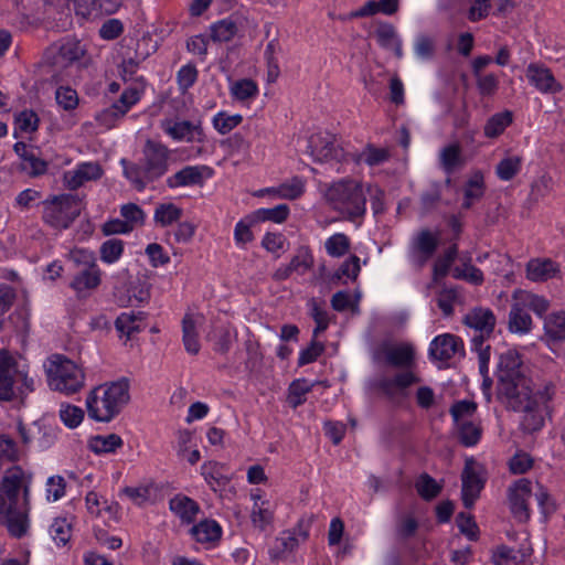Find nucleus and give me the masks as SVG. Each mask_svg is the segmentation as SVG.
<instances>
[{"mask_svg": "<svg viewBox=\"0 0 565 565\" xmlns=\"http://www.w3.org/2000/svg\"><path fill=\"white\" fill-rule=\"evenodd\" d=\"M182 214V209H180L175 204L162 203L156 207L153 220L160 226L166 227L179 221Z\"/></svg>", "mask_w": 565, "mask_h": 565, "instance_id": "a19ab883", "label": "nucleus"}, {"mask_svg": "<svg viewBox=\"0 0 565 565\" xmlns=\"http://www.w3.org/2000/svg\"><path fill=\"white\" fill-rule=\"evenodd\" d=\"M312 265L313 257L308 248H300L289 263L291 271H297L301 275L308 271Z\"/></svg>", "mask_w": 565, "mask_h": 565, "instance_id": "680f3d73", "label": "nucleus"}, {"mask_svg": "<svg viewBox=\"0 0 565 565\" xmlns=\"http://www.w3.org/2000/svg\"><path fill=\"white\" fill-rule=\"evenodd\" d=\"M102 282V270L95 262H90L79 270L71 281V288L78 298L88 297Z\"/></svg>", "mask_w": 565, "mask_h": 565, "instance_id": "f3484780", "label": "nucleus"}, {"mask_svg": "<svg viewBox=\"0 0 565 565\" xmlns=\"http://www.w3.org/2000/svg\"><path fill=\"white\" fill-rule=\"evenodd\" d=\"M151 284L147 276H137L131 279L126 287L125 292L118 297L122 306H138L148 302L151 297Z\"/></svg>", "mask_w": 565, "mask_h": 565, "instance_id": "aec40b11", "label": "nucleus"}, {"mask_svg": "<svg viewBox=\"0 0 565 565\" xmlns=\"http://www.w3.org/2000/svg\"><path fill=\"white\" fill-rule=\"evenodd\" d=\"M512 122V113L502 111L491 116L484 125V136L495 138L500 136L505 128Z\"/></svg>", "mask_w": 565, "mask_h": 565, "instance_id": "79ce46f5", "label": "nucleus"}, {"mask_svg": "<svg viewBox=\"0 0 565 565\" xmlns=\"http://www.w3.org/2000/svg\"><path fill=\"white\" fill-rule=\"evenodd\" d=\"M526 278L534 282H543L559 274V265L551 258H532L525 267Z\"/></svg>", "mask_w": 565, "mask_h": 565, "instance_id": "4be33fe9", "label": "nucleus"}, {"mask_svg": "<svg viewBox=\"0 0 565 565\" xmlns=\"http://www.w3.org/2000/svg\"><path fill=\"white\" fill-rule=\"evenodd\" d=\"M326 252L331 257H342L351 247L350 238L343 233H335L324 243Z\"/></svg>", "mask_w": 565, "mask_h": 565, "instance_id": "a18cd8bd", "label": "nucleus"}, {"mask_svg": "<svg viewBox=\"0 0 565 565\" xmlns=\"http://www.w3.org/2000/svg\"><path fill=\"white\" fill-rule=\"evenodd\" d=\"M49 386L56 392L72 395L85 385V373L75 362L62 354L51 355L44 363Z\"/></svg>", "mask_w": 565, "mask_h": 565, "instance_id": "39448f33", "label": "nucleus"}, {"mask_svg": "<svg viewBox=\"0 0 565 565\" xmlns=\"http://www.w3.org/2000/svg\"><path fill=\"white\" fill-rule=\"evenodd\" d=\"M461 264L456 266L452 270V276L456 279L465 280L471 285L480 286L484 281L482 271L471 264L470 256H462Z\"/></svg>", "mask_w": 565, "mask_h": 565, "instance_id": "473e14b6", "label": "nucleus"}, {"mask_svg": "<svg viewBox=\"0 0 565 565\" xmlns=\"http://www.w3.org/2000/svg\"><path fill=\"white\" fill-rule=\"evenodd\" d=\"M254 507L252 511V522L255 527L264 531L271 524L274 519V511L268 501H260L259 495H253Z\"/></svg>", "mask_w": 565, "mask_h": 565, "instance_id": "e433bc0d", "label": "nucleus"}, {"mask_svg": "<svg viewBox=\"0 0 565 565\" xmlns=\"http://www.w3.org/2000/svg\"><path fill=\"white\" fill-rule=\"evenodd\" d=\"M19 370L12 355L7 350H0V401L18 398Z\"/></svg>", "mask_w": 565, "mask_h": 565, "instance_id": "4468645a", "label": "nucleus"}, {"mask_svg": "<svg viewBox=\"0 0 565 565\" xmlns=\"http://www.w3.org/2000/svg\"><path fill=\"white\" fill-rule=\"evenodd\" d=\"M418 494L424 500H431L436 498L440 491L441 486L436 482L429 475L423 473L415 483Z\"/></svg>", "mask_w": 565, "mask_h": 565, "instance_id": "3c124183", "label": "nucleus"}, {"mask_svg": "<svg viewBox=\"0 0 565 565\" xmlns=\"http://www.w3.org/2000/svg\"><path fill=\"white\" fill-rule=\"evenodd\" d=\"M509 329L511 332L525 334L532 329V318L515 300L509 315Z\"/></svg>", "mask_w": 565, "mask_h": 565, "instance_id": "72a5a7b5", "label": "nucleus"}, {"mask_svg": "<svg viewBox=\"0 0 565 565\" xmlns=\"http://www.w3.org/2000/svg\"><path fill=\"white\" fill-rule=\"evenodd\" d=\"M242 120L243 117L238 114L228 115L224 111H221L214 116L213 126L221 135H226L235 127H237Z\"/></svg>", "mask_w": 565, "mask_h": 565, "instance_id": "4d7b16f0", "label": "nucleus"}, {"mask_svg": "<svg viewBox=\"0 0 565 565\" xmlns=\"http://www.w3.org/2000/svg\"><path fill=\"white\" fill-rule=\"evenodd\" d=\"M85 54L84 47L75 39H63L53 43L44 54L45 62L56 71H63L79 61Z\"/></svg>", "mask_w": 565, "mask_h": 565, "instance_id": "0eeeda50", "label": "nucleus"}, {"mask_svg": "<svg viewBox=\"0 0 565 565\" xmlns=\"http://www.w3.org/2000/svg\"><path fill=\"white\" fill-rule=\"evenodd\" d=\"M55 99L56 103L65 110H72L78 104L77 93L71 87H58L55 93Z\"/></svg>", "mask_w": 565, "mask_h": 565, "instance_id": "69168bd1", "label": "nucleus"}, {"mask_svg": "<svg viewBox=\"0 0 565 565\" xmlns=\"http://www.w3.org/2000/svg\"><path fill=\"white\" fill-rule=\"evenodd\" d=\"M309 153L315 161L326 162L339 160L342 149L337 145L335 136L329 132H317L309 138Z\"/></svg>", "mask_w": 565, "mask_h": 565, "instance_id": "2eb2a0df", "label": "nucleus"}, {"mask_svg": "<svg viewBox=\"0 0 565 565\" xmlns=\"http://www.w3.org/2000/svg\"><path fill=\"white\" fill-rule=\"evenodd\" d=\"M290 213L287 204H278L270 209H259L253 212L252 218L255 222H274L277 224L284 223Z\"/></svg>", "mask_w": 565, "mask_h": 565, "instance_id": "58836bf2", "label": "nucleus"}, {"mask_svg": "<svg viewBox=\"0 0 565 565\" xmlns=\"http://www.w3.org/2000/svg\"><path fill=\"white\" fill-rule=\"evenodd\" d=\"M120 214L126 223L131 225V231L139 225L145 223L143 211L135 203L124 204L120 209Z\"/></svg>", "mask_w": 565, "mask_h": 565, "instance_id": "e2e57ef3", "label": "nucleus"}, {"mask_svg": "<svg viewBox=\"0 0 565 565\" xmlns=\"http://www.w3.org/2000/svg\"><path fill=\"white\" fill-rule=\"evenodd\" d=\"M360 270V258L353 255L339 267V269L333 274L331 280L333 282H339L343 278L355 280Z\"/></svg>", "mask_w": 565, "mask_h": 565, "instance_id": "603ef678", "label": "nucleus"}, {"mask_svg": "<svg viewBox=\"0 0 565 565\" xmlns=\"http://www.w3.org/2000/svg\"><path fill=\"white\" fill-rule=\"evenodd\" d=\"M419 382L420 379L415 373L412 371H405L396 374L393 379L384 380L381 385L384 391L391 393L395 387L404 390Z\"/></svg>", "mask_w": 565, "mask_h": 565, "instance_id": "de8ad7c7", "label": "nucleus"}, {"mask_svg": "<svg viewBox=\"0 0 565 565\" xmlns=\"http://www.w3.org/2000/svg\"><path fill=\"white\" fill-rule=\"evenodd\" d=\"M124 445L121 437L117 434L97 435L88 440V448L97 455L111 454Z\"/></svg>", "mask_w": 565, "mask_h": 565, "instance_id": "f704fd0d", "label": "nucleus"}, {"mask_svg": "<svg viewBox=\"0 0 565 565\" xmlns=\"http://www.w3.org/2000/svg\"><path fill=\"white\" fill-rule=\"evenodd\" d=\"M143 319L142 312H124L117 317L115 328L120 335L130 339L135 333L140 331V321Z\"/></svg>", "mask_w": 565, "mask_h": 565, "instance_id": "c9c22d12", "label": "nucleus"}, {"mask_svg": "<svg viewBox=\"0 0 565 565\" xmlns=\"http://www.w3.org/2000/svg\"><path fill=\"white\" fill-rule=\"evenodd\" d=\"M439 245V233L428 228L417 232L411 241L408 259L416 270H420L433 257Z\"/></svg>", "mask_w": 565, "mask_h": 565, "instance_id": "6e6552de", "label": "nucleus"}, {"mask_svg": "<svg viewBox=\"0 0 565 565\" xmlns=\"http://www.w3.org/2000/svg\"><path fill=\"white\" fill-rule=\"evenodd\" d=\"M32 475L20 466L6 469L0 480V523L14 537L29 530V493Z\"/></svg>", "mask_w": 565, "mask_h": 565, "instance_id": "f03ea898", "label": "nucleus"}, {"mask_svg": "<svg viewBox=\"0 0 565 565\" xmlns=\"http://www.w3.org/2000/svg\"><path fill=\"white\" fill-rule=\"evenodd\" d=\"M103 175V169L97 162L79 163L74 170L66 171L63 175L64 185L70 190H76L88 181H96Z\"/></svg>", "mask_w": 565, "mask_h": 565, "instance_id": "6ab92c4d", "label": "nucleus"}, {"mask_svg": "<svg viewBox=\"0 0 565 565\" xmlns=\"http://www.w3.org/2000/svg\"><path fill=\"white\" fill-rule=\"evenodd\" d=\"M161 129L175 141L204 142L205 134L200 120L190 121L166 118L160 124Z\"/></svg>", "mask_w": 565, "mask_h": 565, "instance_id": "9b49d317", "label": "nucleus"}, {"mask_svg": "<svg viewBox=\"0 0 565 565\" xmlns=\"http://www.w3.org/2000/svg\"><path fill=\"white\" fill-rule=\"evenodd\" d=\"M201 167L188 166L167 179L170 188L200 184L203 181Z\"/></svg>", "mask_w": 565, "mask_h": 565, "instance_id": "c756f323", "label": "nucleus"}, {"mask_svg": "<svg viewBox=\"0 0 565 565\" xmlns=\"http://www.w3.org/2000/svg\"><path fill=\"white\" fill-rule=\"evenodd\" d=\"M100 259L106 264L117 262L124 253V242L118 238H111L104 242L99 248Z\"/></svg>", "mask_w": 565, "mask_h": 565, "instance_id": "8fccbe9b", "label": "nucleus"}, {"mask_svg": "<svg viewBox=\"0 0 565 565\" xmlns=\"http://www.w3.org/2000/svg\"><path fill=\"white\" fill-rule=\"evenodd\" d=\"M210 341L213 342L214 350L218 353L225 354L228 352L232 342L233 335L228 328L226 327H217L212 333L209 335Z\"/></svg>", "mask_w": 565, "mask_h": 565, "instance_id": "864d4df0", "label": "nucleus"}, {"mask_svg": "<svg viewBox=\"0 0 565 565\" xmlns=\"http://www.w3.org/2000/svg\"><path fill=\"white\" fill-rule=\"evenodd\" d=\"M544 339L552 343L565 341V310L546 316L544 319Z\"/></svg>", "mask_w": 565, "mask_h": 565, "instance_id": "bb28decb", "label": "nucleus"}, {"mask_svg": "<svg viewBox=\"0 0 565 565\" xmlns=\"http://www.w3.org/2000/svg\"><path fill=\"white\" fill-rule=\"evenodd\" d=\"M462 489L461 498L463 505L470 509L479 498L484 487L482 467L473 459H467L463 471L461 473Z\"/></svg>", "mask_w": 565, "mask_h": 565, "instance_id": "9d476101", "label": "nucleus"}, {"mask_svg": "<svg viewBox=\"0 0 565 565\" xmlns=\"http://www.w3.org/2000/svg\"><path fill=\"white\" fill-rule=\"evenodd\" d=\"M477 411V404L471 401H459L455 403L450 408V414L454 418L455 424L469 422L472 419Z\"/></svg>", "mask_w": 565, "mask_h": 565, "instance_id": "5fc2aeb1", "label": "nucleus"}, {"mask_svg": "<svg viewBox=\"0 0 565 565\" xmlns=\"http://www.w3.org/2000/svg\"><path fill=\"white\" fill-rule=\"evenodd\" d=\"M375 356L394 367L411 369L415 363V348L407 342H384L376 350Z\"/></svg>", "mask_w": 565, "mask_h": 565, "instance_id": "ddd939ff", "label": "nucleus"}, {"mask_svg": "<svg viewBox=\"0 0 565 565\" xmlns=\"http://www.w3.org/2000/svg\"><path fill=\"white\" fill-rule=\"evenodd\" d=\"M121 164L124 166V174L130 180L135 188L138 190H142L149 180L146 179L143 174V164L141 167L129 163L126 159L121 160Z\"/></svg>", "mask_w": 565, "mask_h": 565, "instance_id": "052dcab7", "label": "nucleus"}, {"mask_svg": "<svg viewBox=\"0 0 565 565\" xmlns=\"http://www.w3.org/2000/svg\"><path fill=\"white\" fill-rule=\"evenodd\" d=\"M484 193L483 177L480 173L473 174L463 188L462 209L469 210L478 202Z\"/></svg>", "mask_w": 565, "mask_h": 565, "instance_id": "4c0bfd02", "label": "nucleus"}, {"mask_svg": "<svg viewBox=\"0 0 565 565\" xmlns=\"http://www.w3.org/2000/svg\"><path fill=\"white\" fill-rule=\"evenodd\" d=\"M521 166L520 156H507L497 164L495 172L500 180L510 181L520 172Z\"/></svg>", "mask_w": 565, "mask_h": 565, "instance_id": "37998d69", "label": "nucleus"}, {"mask_svg": "<svg viewBox=\"0 0 565 565\" xmlns=\"http://www.w3.org/2000/svg\"><path fill=\"white\" fill-rule=\"evenodd\" d=\"M39 118L32 110H23L15 117V127L23 132H33L38 129Z\"/></svg>", "mask_w": 565, "mask_h": 565, "instance_id": "774afa93", "label": "nucleus"}, {"mask_svg": "<svg viewBox=\"0 0 565 565\" xmlns=\"http://www.w3.org/2000/svg\"><path fill=\"white\" fill-rule=\"evenodd\" d=\"M439 164L445 173L451 174L466 164L462 149L459 142L444 146L438 156Z\"/></svg>", "mask_w": 565, "mask_h": 565, "instance_id": "393cba45", "label": "nucleus"}, {"mask_svg": "<svg viewBox=\"0 0 565 565\" xmlns=\"http://www.w3.org/2000/svg\"><path fill=\"white\" fill-rule=\"evenodd\" d=\"M309 536L308 525L303 526V521H299L297 529L294 531L284 532L277 537L276 543L280 552H292L299 545V542H305Z\"/></svg>", "mask_w": 565, "mask_h": 565, "instance_id": "c85d7f7f", "label": "nucleus"}, {"mask_svg": "<svg viewBox=\"0 0 565 565\" xmlns=\"http://www.w3.org/2000/svg\"><path fill=\"white\" fill-rule=\"evenodd\" d=\"M391 157L388 149L377 148L373 145H367L355 158L356 163H365L370 167L380 166L386 162Z\"/></svg>", "mask_w": 565, "mask_h": 565, "instance_id": "ea45409f", "label": "nucleus"}, {"mask_svg": "<svg viewBox=\"0 0 565 565\" xmlns=\"http://www.w3.org/2000/svg\"><path fill=\"white\" fill-rule=\"evenodd\" d=\"M465 323L482 334L490 335L495 326V317L490 309L476 308L465 317Z\"/></svg>", "mask_w": 565, "mask_h": 565, "instance_id": "a878e982", "label": "nucleus"}, {"mask_svg": "<svg viewBox=\"0 0 565 565\" xmlns=\"http://www.w3.org/2000/svg\"><path fill=\"white\" fill-rule=\"evenodd\" d=\"M81 210L82 201L77 195H57L43 202V221L55 228H67Z\"/></svg>", "mask_w": 565, "mask_h": 565, "instance_id": "423d86ee", "label": "nucleus"}, {"mask_svg": "<svg viewBox=\"0 0 565 565\" xmlns=\"http://www.w3.org/2000/svg\"><path fill=\"white\" fill-rule=\"evenodd\" d=\"M513 300H515L524 309L527 308L539 316L545 313L550 308V302L546 298L526 290H515L513 292Z\"/></svg>", "mask_w": 565, "mask_h": 565, "instance_id": "7c9ffc66", "label": "nucleus"}, {"mask_svg": "<svg viewBox=\"0 0 565 565\" xmlns=\"http://www.w3.org/2000/svg\"><path fill=\"white\" fill-rule=\"evenodd\" d=\"M50 534L58 545H65L71 537V525L65 519H56L50 526Z\"/></svg>", "mask_w": 565, "mask_h": 565, "instance_id": "0e129e2a", "label": "nucleus"}, {"mask_svg": "<svg viewBox=\"0 0 565 565\" xmlns=\"http://www.w3.org/2000/svg\"><path fill=\"white\" fill-rule=\"evenodd\" d=\"M201 321V316L191 312H186L182 319V341L185 351L193 355L200 352L198 326Z\"/></svg>", "mask_w": 565, "mask_h": 565, "instance_id": "5701e85b", "label": "nucleus"}, {"mask_svg": "<svg viewBox=\"0 0 565 565\" xmlns=\"http://www.w3.org/2000/svg\"><path fill=\"white\" fill-rule=\"evenodd\" d=\"M375 35L381 46L393 50L398 58L403 56L402 41L398 38L394 25L390 23H381L375 31Z\"/></svg>", "mask_w": 565, "mask_h": 565, "instance_id": "cd10ccee", "label": "nucleus"}, {"mask_svg": "<svg viewBox=\"0 0 565 565\" xmlns=\"http://www.w3.org/2000/svg\"><path fill=\"white\" fill-rule=\"evenodd\" d=\"M191 535L200 543H212L221 539L222 529L214 520H203L190 530Z\"/></svg>", "mask_w": 565, "mask_h": 565, "instance_id": "2f4dec72", "label": "nucleus"}, {"mask_svg": "<svg viewBox=\"0 0 565 565\" xmlns=\"http://www.w3.org/2000/svg\"><path fill=\"white\" fill-rule=\"evenodd\" d=\"M282 200H297L305 192V181L299 177H294L290 180L279 184Z\"/></svg>", "mask_w": 565, "mask_h": 565, "instance_id": "bf43d9fd", "label": "nucleus"}, {"mask_svg": "<svg viewBox=\"0 0 565 565\" xmlns=\"http://www.w3.org/2000/svg\"><path fill=\"white\" fill-rule=\"evenodd\" d=\"M13 150L20 158V170L29 177L36 178L46 173L47 162L40 157L38 148L19 141Z\"/></svg>", "mask_w": 565, "mask_h": 565, "instance_id": "dca6fc26", "label": "nucleus"}, {"mask_svg": "<svg viewBox=\"0 0 565 565\" xmlns=\"http://www.w3.org/2000/svg\"><path fill=\"white\" fill-rule=\"evenodd\" d=\"M236 33V23L228 19L221 20L211 25V39L214 42H228Z\"/></svg>", "mask_w": 565, "mask_h": 565, "instance_id": "49530a36", "label": "nucleus"}, {"mask_svg": "<svg viewBox=\"0 0 565 565\" xmlns=\"http://www.w3.org/2000/svg\"><path fill=\"white\" fill-rule=\"evenodd\" d=\"M60 418L68 428H76L84 419V411L75 405L62 404Z\"/></svg>", "mask_w": 565, "mask_h": 565, "instance_id": "6e6d98bb", "label": "nucleus"}, {"mask_svg": "<svg viewBox=\"0 0 565 565\" xmlns=\"http://www.w3.org/2000/svg\"><path fill=\"white\" fill-rule=\"evenodd\" d=\"M531 497L532 483L529 479H519L508 489L510 509L519 522L525 523L530 520L529 500Z\"/></svg>", "mask_w": 565, "mask_h": 565, "instance_id": "f8f14e48", "label": "nucleus"}, {"mask_svg": "<svg viewBox=\"0 0 565 565\" xmlns=\"http://www.w3.org/2000/svg\"><path fill=\"white\" fill-rule=\"evenodd\" d=\"M526 78L543 94H555L562 90V85L555 79L551 70L543 64L531 63L526 67Z\"/></svg>", "mask_w": 565, "mask_h": 565, "instance_id": "a211bd4d", "label": "nucleus"}, {"mask_svg": "<svg viewBox=\"0 0 565 565\" xmlns=\"http://www.w3.org/2000/svg\"><path fill=\"white\" fill-rule=\"evenodd\" d=\"M170 152L168 147L160 142L150 139L146 141L142 151V163L147 180L153 181L167 172Z\"/></svg>", "mask_w": 565, "mask_h": 565, "instance_id": "1a4fd4ad", "label": "nucleus"}, {"mask_svg": "<svg viewBox=\"0 0 565 565\" xmlns=\"http://www.w3.org/2000/svg\"><path fill=\"white\" fill-rule=\"evenodd\" d=\"M323 198L333 211L348 221H355L365 214L366 198L363 185L353 179H342L329 184Z\"/></svg>", "mask_w": 565, "mask_h": 565, "instance_id": "20e7f679", "label": "nucleus"}, {"mask_svg": "<svg viewBox=\"0 0 565 565\" xmlns=\"http://www.w3.org/2000/svg\"><path fill=\"white\" fill-rule=\"evenodd\" d=\"M169 508L182 523L186 524L194 522L201 511L199 503L184 494H177L171 498Z\"/></svg>", "mask_w": 565, "mask_h": 565, "instance_id": "b1692460", "label": "nucleus"}, {"mask_svg": "<svg viewBox=\"0 0 565 565\" xmlns=\"http://www.w3.org/2000/svg\"><path fill=\"white\" fill-rule=\"evenodd\" d=\"M140 98V90L135 87L126 88L119 100L114 104V109H116L119 114H126L129 108L135 105Z\"/></svg>", "mask_w": 565, "mask_h": 565, "instance_id": "338daca9", "label": "nucleus"}, {"mask_svg": "<svg viewBox=\"0 0 565 565\" xmlns=\"http://www.w3.org/2000/svg\"><path fill=\"white\" fill-rule=\"evenodd\" d=\"M462 350V341L454 334L437 335L429 345V356L437 361H448Z\"/></svg>", "mask_w": 565, "mask_h": 565, "instance_id": "412c9836", "label": "nucleus"}, {"mask_svg": "<svg viewBox=\"0 0 565 565\" xmlns=\"http://www.w3.org/2000/svg\"><path fill=\"white\" fill-rule=\"evenodd\" d=\"M231 93L235 99L246 100L257 95L258 87L254 81L245 78L235 82L231 87Z\"/></svg>", "mask_w": 565, "mask_h": 565, "instance_id": "13d9d810", "label": "nucleus"}, {"mask_svg": "<svg viewBox=\"0 0 565 565\" xmlns=\"http://www.w3.org/2000/svg\"><path fill=\"white\" fill-rule=\"evenodd\" d=\"M130 402V382L126 377L95 387L86 398L89 418L109 423Z\"/></svg>", "mask_w": 565, "mask_h": 565, "instance_id": "7ed1b4c3", "label": "nucleus"}, {"mask_svg": "<svg viewBox=\"0 0 565 565\" xmlns=\"http://www.w3.org/2000/svg\"><path fill=\"white\" fill-rule=\"evenodd\" d=\"M458 429L459 439L462 445L470 447L475 446L481 437V428L472 419L456 424Z\"/></svg>", "mask_w": 565, "mask_h": 565, "instance_id": "09e8293b", "label": "nucleus"}, {"mask_svg": "<svg viewBox=\"0 0 565 565\" xmlns=\"http://www.w3.org/2000/svg\"><path fill=\"white\" fill-rule=\"evenodd\" d=\"M555 394L556 386L552 380L539 374H525L516 351L508 350L500 355L497 396L507 407L524 414L521 425L525 431L542 428Z\"/></svg>", "mask_w": 565, "mask_h": 565, "instance_id": "f257e3e1", "label": "nucleus"}, {"mask_svg": "<svg viewBox=\"0 0 565 565\" xmlns=\"http://www.w3.org/2000/svg\"><path fill=\"white\" fill-rule=\"evenodd\" d=\"M312 384L307 380H296L288 388L287 402L292 408H297L306 402V395L311 391Z\"/></svg>", "mask_w": 565, "mask_h": 565, "instance_id": "c03bdc74", "label": "nucleus"}]
</instances>
